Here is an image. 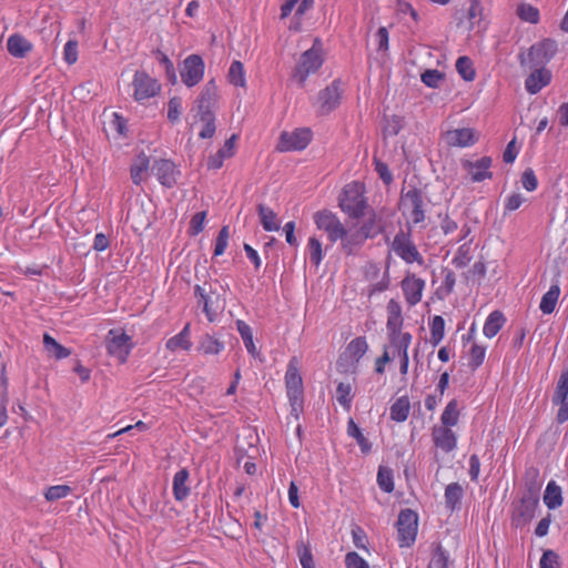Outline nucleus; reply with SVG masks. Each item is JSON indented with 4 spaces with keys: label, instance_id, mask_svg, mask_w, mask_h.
I'll list each match as a JSON object with an SVG mask.
<instances>
[{
    "label": "nucleus",
    "instance_id": "nucleus-1",
    "mask_svg": "<svg viewBox=\"0 0 568 568\" xmlns=\"http://www.w3.org/2000/svg\"><path fill=\"white\" fill-rule=\"evenodd\" d=\"M324 63V49L322 41L316 38L313 45L304 51L292 71V80L301 88L306 83L310 75L316 73Z\"/></svg>",
    "mask_w": 568,
    "mask_h": 568
},
{
    "label": "nucleus",
    "instance_id": "nucleus-2",
    "mask_svg": "<svg viewBox=\"0 0 568 568\" xmlns=\"http://www.w3.org/2000/svg\"><path fill=\"white\" fill-rule=\"evenodd\" d=\"M539 505L538 488H529L520 500L514 505L511 524L515 527L528 525L536 515Z\"/></svg>",
    "mask_w": 568,
    "mask_h": 568
},
{
    "label": "nucleus",
    "instance_id": "nucleus-3",
    "mask_svg": "<svg viewBox=\"0 0 568 568\" xmlns=\"http://www.w3.org/2000/svg\"><path fill=\"white\" fill-rule=\"evenodd\" d=\"M557 42L552 39H544L530 47L527 54H520V64L544 68L556 54Z\"/></svg>",
    "mask_w": 568,
    "mask_h": 568
},
{
    "label": "nucleus",
    "instance_id": "nucleus-4",
    "mask_svg": "<svg viewBox=\"0 0 568 568\" xmlns=\"http://www.w3.org/2000/svg\"><path fill=\"white\" fill-rule=\"evenodd\" d=\"M339 206L343 212L352 217L364 215L366 202L363 195V187L359 183L353 182L345 185L339 197Z\"/></svg>",
    "mask_w": 568,
    "mask_h": 568
},
{
    "label": "nucleus",
    "instance_id": "nucleus-5",
    "mask_svg": "<svg viewBox=\"0 0 568 568\" xmlns=\"http://www.w3.org/2000/svg\"><path fill=\"white\" fill-rule=\"evenodd\" d=\"M397 534L400 547H409L415 542L418 529V516L412 509H404L397 518Z\"/></svg>",
    "mask_w": 568,
    "mask_h": 568
},
{
    "label": "nucleus",
    "instance_id": "nucleus-6",
    "mask_svg": "<svg viewBox=\"0 0 568 568\" xmlns=\"http://www.w3.org/2000/svg\"><path fill=\"white\" fill-rule=\"evenodd\" d=\"M341 97L342 82L336 79L317 93L313 105L316 108L317 113L322 115L328 114L339 105Z\"/></svg>",
    "mask_w": 568,
    "mask_h": 568
},
{
    "label": "nucleus",
    "instance_id": "nucleus-7",
    "mask_svg": "<svg viewBox=\"0 0 568 568\" xmlns=\"http://www.w3.org/2000/svg\"><path fill=\"white\" fill-rule=\"evenodd\" d=\"M108 354L116 358L120 363H125L133 348L131 337L121 329H110L106 335Z\"/></svg>",
    "mask_w": 568,
    "mask_h": 568
},
{
    "label": "nucleus",
    "instance_id": "nucleus-8",
    "mask_svg": "<svg viewBox=\"0 0 568 568\" xmlns=\"http://www.w3.org/2000/svg\"><path fill=\"white\" fill-rule=\"evenodd\" d=\"M313 221L316 227L327 235V239L332 244L338 242V239L342 237L345 225L335 213L328 210L317 211L313 215Z\"/></svg>",
    "mask_w": 568,
    "mask_h": 568
},
{
    "label": "nucleus",
    "instance_id": "nucleus-9",
    "mask_svg": "<svg viewBox=\"0 0 568 568\" xmlns=\"http://www.w3.org/2000/svg\"><path fill=\"white\" fill-rule=\"evenodd\" d=\"M392 250L394 253L399 256L403 261L408 264L417 263L419 265L424 264V258L418 252L416 245L410 240L409 233L400 230L392 242Z\"/></svg>",
    "mask_w": 568,
    "mask_h": 568
},
{
    "label": "nucleus",
    "instance_id": "nucleus-10",
    "mask_svg": "<svg viewBox=\"0 0 568 568\" xmlns=\"http://www.w3.org/2000/svg\"><path fill=\"white\" fill-rule=\"evenodd\" d=\"M313 133L308 128H298L292 132L284 131L280 135L276 149L280 152L304 150L312 141Z\"/></svg>",
    "mask_w": 568,
    "mask_h": 568
},
{
    "label": "nucleus",
    "instance_id": "nucleus-11",
    "mask_svg": "<svg viewBox=\"0 0 568 568\" xmlns=\"http://www.w3.org/2000/svg\"><path fill=\"white\" fill-rule=\"evenodd\" d=\"M423 206L422 193L416 189L407 191L400 197V209L403 214L407 216L408 222L418 224L425 220Z\"/></svg>",
    "mask_w": 568,
    "mask_h": 568
},
{
    "label": "nucleus",
    "instance_id": "nucleus-12",
    "mask_svg": "<svg viewBox=\"0 0 568 568\" xmlns=\"http://www.w3.org/2000/svg\"><path fill=\"white\" fill-rule=\"evenodd\" d=\"M285 386L287 396L293 406L300 405L302 402V377L298 371V361L293 357L287 365L285 373Z\"/></svg>",
    "mask_w": 568,
    "mask_h": 568
},
{
    "label": "nucleus",
    "instance_id": "nucleus-13",
    "mask_svg": "<svg viewBox=\"0 0 568 568\" xmlns=\"http://www.w3.org/2000/svg\"><path fill=\"white\" fill-rule=\"evenodd\" d=\"M133 97L141 102L156 95L160 91L159 82L143 71H136L132 81Z\"/></svg>",
    "mask_w": 568,
    "mask_h": 568
},
{
    "label": "nucleus",
    "instance_id": "nucleus-14",
    "mask_svg": "<svg viewBox=\"0 0 568 568\" xmlns=\"http://www.w3.org/2000/svg\"><path fill=\"white\" fill-rule=\"evenodd\" d=\"M204 69V62L200 55H189L183 61V67L181 69L182 82L189 88L196 85L203 79Z\"/></svg>",
    "mask_w": 568,
    "mask_h": 568
},
{
    "label": "nucleus",
    "instance_id": "nucleus-15",
    "mask_svg": "<svg viewBox=\"0 0 568 568\" xmlns=\"http://www.w3.org/2000/svg\"><path fill=\"white\" fill-rule=\"evenodd\" d=\"M491 163L490 156H483L476 161L463 160L462 166L467 172L470 181L478 183L493 178V173L489 170Z\"/></svg>",
    "mask_w": 568,
    "mask_h": 568
},
{
    "label": "nucleus",
    "instance_id": "nucleus-16",
    "mask_svg": "<svg viewBox=\"0 0 568 568\" xmlns=\"http://www.w3.org/2000/svg\"><path fill=\"white\" fill-rule=\"evenodd\" d=\"M425 286L426 282L413 273H407V275L402 280L400 287L405 301L409 306H415L422 301Z\"/></svg>",
    "mask_w": 568,
    "mask_h": 568
},
{
    "label": "nucleus",
    "instance_id": "nucleus-17",
    "mask_svg": "<svg viewBox=\"0 0 568 568\" xmlns=\"http://www.w3.org/2000/svg\"><path fill=\"white\" fill-rule=\"evenodd\" d=\"M151 172L165 187H172L180 175V170L176 168L175 163L166 159L155 160L152 164Z\"/></svg>",
    "mask_w": 568,
    "mask_h": 568
},
{
    "label": "nucleus",
    "instance_id": "nucleus-18",
    "mask_svg": "<svg viewBox=\"0 0 568 568\" xmlns=\"http://www.w3.org/2000/svg\"><path fill=\"white\" fill-rule=\"evenodd\" d=\"M338 241L341 248L347 255L357 253L366 242L365 236L357 229V223L344 226L342 237Z\"/></svg>",
    "mask_w": 568,
    "mask_h": 568
},
{
    "label": "nucleus",
    "instance_id": "nucleus-19",
    "mask_svg": "<svg viewBox=\"0 0 568 568\" xmlns=\"http://www.w3.org/2000/svg\"><path fill=\"white\" fill-rule=\"evenodd\" d=\"M387 312V334L388 338L399 335H405L406 332H403L404 318L402 314V306L398 301L392 298L388 301L386 306Z\"/></svg>",
    "mask_w": 568,
    "mask_h": 568
},
{
    "label": "nucleus",
    "instance_id": "nucleus-20",
    "mask_svg": "<svg viewBox=\"0 0 568 568\" xmlns=\"http://www.w3.org/2000/svg\"><path fill=\"white\" fill-rule=\"evenodd\" d=\"M478 140L477 133L470 128L449 130L444 134V141L449 146L468 148Z\"/></svg>",
    "mask_w": 568,
    "mask_h": 568
},
{
    "label": "nucleus",
    "instance_id": "nucleus-21",
    "mask_svg": "<svg viewBox=\"0 0 568 568\" xmlns=\"http://www.w3.org/2000/svg\"><path fill=\"white\" fill-rule=\"evenodd\" d=\"M413 336L410 333H405V335L389 337L390 346L394 347L397 352V356L400 361L399 372L402 375H406L408 372V348L410 346Z\"/></svg>",
    "mask_w": 568,
    "mask_h": 568
},
{
    "label": "nucleus",
    "instance_id": "nucleus-22",
    "mask_svg": "<svg viewBox=\"0 0 568 568\" xmlns=\"http://www.w3.org/2000/svg\"><path fill=\"white\" fill-rule=\"evenodd\" d=\"M435 446L445 453H449L456 448L457 438L455 433L445 426H435L432 432Z\"/></svg>",
    "mask_w": 568,
    "mask_h": 568
},
{
    "label": "nucleus",
    "instance_id": "nucleus-23",
    "mask_svg": "<svg viewBox=\"0 0 568 568\" xmlns=\"http://www.w3.org/2000/svg\"><path fill=\"white\" fill-rule=\"evenodd\" d=\"M535 68L536 70L531 72L525 81V88L530 94L538 93L551 81V72L548 69L540 67Z\"/></svg>",
    "mask_w": 568,
    "mask_h": 568
},
{
    "label": "nucleus",
    "instance_id": "nucleus-24",
    "mask_svg": "<svg viewBox=\"0 0 568 568\" xmlns=\"http://www.w3.org/2000/svg\"><path fill=\"white\" fill-rule=\"evenodd\" d=\"M219 99V89L214 80H210L203 88L199 99L197 109L199 113L212 112L211 109L214 106Z\"/></svg>",
    "mask_w": 568,
    "mask_h": 568
},
{
    "label": "nucleus",
    "instance_id": "nucleus-25",
    "mask_svg": "<svg viewBox=\"0 0 568 568\" xmlns=\"http://www.w3.org/2000/svg\"><path fill=\"white\" fill-rule=\"evenodd\" d=\"M150 160L144 153L139 154L131 164L130 173L132 182L136 185L141 184L149 176Z\"/></svg>",
    "mask_w": 568,
    "mask_h": 568
},
{
    "label": "nucleus",
    "instance_id": "nucleus-26",
    "mask_svg": "<svg viewBox=\"0 0 568 568\" xmlns=\"http://www.w3.org/2000/svg\"><path fill=\"white\" fill-rule=\"evenodd\" d=\"M236 135H232L227 139L224 145L207 160V166L212 170H217L223 165L225 159L231 158L234 154Z\"/></svg>",
    "mask_w": 568,
    "mask_h": 568
},
{
    "label": "nucleus",
    "instance_id": "nucleus-27",
    "mask_svg": "<svg viewBox=\"0 0 568 568\" xmlns=\"http://www.w3.org/2000/svg\"><path fill=\"white\" fill-rule=\"evenodd\" d=\"M8 52L14 58H23L32 50V43L21 34H12L7 41Z\"/></svg>",
    "mask_w": 568,
    "mask_h": 568
},
{
    "label": "nucleus",
    "instance_id": "nucleus-28",
    "mask_svg": "<svg viewBox=\"0 0 568 568\" xmlns=\"http://www.w3.org/2000/svg\"><path fill=\"white\" fill-rule=\"evenodd\" d=\"M189 476L187 469L182 468L173 477V495L178 501L184 500L190 494L187 486Z\"/></svg>",
    "mask_w": 568,
    "mask_h": 568
},
{
    "label": "nucleus",
    "instance_id": "nucleus-29",
    "mask_svg": "<svg viewBox=\"0 0 568 568\" xmlns=\"http://www.w3.org/2000/svg\"><path fill=\"white\" fill-rule=\"evenodd\" d=\"M258 216L263 229L267 232L278 231L281 225L275 212L266 205L260 204Z\"/></svg>",
    "mask_w": 568,
    "mask_h": 568
},
{
    "label": "nucleus",
    "instance_id": "nucleus-30",
    "mask_svg": "<svg viewBox=\"0 0 568 568\" xmlns=\"http://www.w3.org/2000/svg\"><path fill=\"white\" fill-rule=\"evenodd\" d=\"M224 349V343L210 334L203 335L197 345V351L204 355H219Z\"/></svg>",
    "mask_w": 568,
    "mask_h": 568
},
{
    "label": "nucleus",
    "instance_id": "nucleus-31",
    "mask_svg": "<svg viewBox=\"0 0 568 568\" xmlns=\"http://www.w3.org/2000/svg\"><path fill=\"white\" fill-rule=\"evenodd\" d=\"M505 323L503 313L495 311L485 321L483 333L486 337L493 338L498 334Z\"/></svg>",
    "mask_w": 568,
    "mask_h": 568
},
{
    "label": "nucleus",
    "instance_id": "nucleus-32",
    "mask_svg": "<svg viewBox=\"0 0 568 568\" xmlns=\"http://www.w3.org/2000/svg\"><path fill=\"white\" fill-rule=\"evenodd\" d=\"M560 295V287L558 284H552L549 290L542 295L539 308L544 314H551L557 305Z\"/></svg>",
    "mask_w": 568,
    "mask_h": 568
},
{
    "label": "nucleus",
    "instance_id": "nucleus-33",
    "mask_svg": "<svg viewBox=\"0 0 568 568\" xmlns=\"http://www.w3.org/2000/svg\"><path fill=\"white\" fill-rule=\"evenodd\" d=\"M194 294L199 298V304L202 305L203 312L205 313L207 320L210 322H213L221 306L210 305V296L206 293V291L200 285H196L194 287Z\"/></svg>",
    "mask_w": 568,
    "mask_h": 568
},
{
    "label": "nucleus",
    "instance_id": "nucleus-34",
    "mask_svg": "<svg viewBox=\"0 0 568 568\" xmlns=\"http://www.w3.org/2000/svg\"><path fill=\"white\" fill-rule=\"evenodd\" d=\"M236 328L243 339L247 353L251 354L253 357H257L260 355V352L254 344L253 334L250 325L246 324L244 321L239 320L236 322Z\"/></svg>",
    "mask_w": 568,
    "mask_h": 568
},
{
    "label": "nucleus",
    "instance_id": "nucleus-35",
    "mask_svg": "<svg viewBox=\"0 0 568 568\" xmlns=\"http://www.w3.org/2000/svg\"><path fill=\"white\" fill-rule=\"evenodd\" d=\"M409 410L410 403L408 397L402 396L390 406V418L398 423L405 422L408 418Z\"/></svg>",
    "mask_w": 568,
    "mask_h": 568
},
{
    "label": "nucleus",
    "instance_id": "nucleus-36",
    "mask_svg": "<svg viewBox=\"0 0 568 568\" xmlns=\"http://www.w3.org/2000/svg\"><path fill=\"white\" fill-rule=\"evenodd\" d=\"M544 503L549 509H556L562 505L561 488L554 480L546 487Z\"/></svg>",
    "mask_w": 568,
    "mask_h": 568
},
{
    "label": "nucleus",
    "instance_id": "nucleus-37",
    "mask_svg": "<svg viewBox=\"0 0 568 568\" xmlns=\"http://www.w3.org/2000/svg\"><path fill=\"white\" fill-rule=\"evenodd\" d=\"M43 346L47 353L57 359L67 358L71 354V352L68 348L58 343L49 334H44L43 336Z\"/></svg>",
    "mask_w": 568,
    "mask_h": 568
},
{
    "label": "nucleus",
    "instance_id": "nucleus-38",
    "mask_svg": "<svg viewBox=\"0 0 568 568\" xmlns=\"http://www.w3.org/2000/svg\"><path fill=\"white\" fill-rule=\"evenodd\" d=\"M306 252L308 254L311 263L318 267L324 258V251L322 242L316 236H311L308 239Z\"/></svg>",
    "mask_w": 568,
    "mask_h": 568
},
{
    "label": "nucleus",
    "instance_id": "nucleus-39",
    "mask_svg": "<svg viewBox=\"0 0 568 568\" xmlns=\"http://www.w3.org/2000/svg\"><path fill=\"white\" fill-rule=\"evenodd\" d=\"M347 435L354 439H356L362 453L367 454L371 452L372 445L368 439L363 435L361 428L354 422L353 418H349L347 423Z\"/></svg>",
    "mask_w": 568,
    "mask_h": 568
},
{
    "label": "nucleus",
    "instance_id": "nucleus-40",
    "mask_svg": "<svg viewBox=\"0 0 568 568\" xmlns=\"http://www.w3.org/2000/svg\"><path fill=\"white\" fill-rule=\"evenodd\" d=\"M459 419V405L456 399H452L445 407L440 422L445 427H453L457 425Z\"/></svg>",
    "mask_w": 568,
    "mask_h": 568
},
{
    "label": "nucleus",
    "instance_id": "nucleus-41",
    "mask_svg": "<svg viewBox=\"0 0 568 568\" xmlns=\"http://www.w3.org/2000/svg\"><path fill=\"white\" fill-rule=\"evenodd\" d=\"M227 79L230 83L236 87L244 88L246 85L245 71L242 62L235 60L231 63L227 72Z\"/></svg>",
    "mask_w": 568,
    "mask_h": 568
},
{
    "label": "nucleus",
    "instance_id": "nucleus-42",
    "mask_svg": "<svg viewBox=\"0 0 568 568\" xmlns=\"http://www.w3.org/2000/svg\"><path fill=\"white\" fill-rule=\"evenodd\" d=\"M464 490L458 483L449 484L445 489V501L447 507L455 509L463 497Z\"/></svg>",
    "mask_w": 568,
    "mask_h": 568
},
{
    "label": "nucleus",
    "instance_id": "nucleus-43",
    "mask_svg": "<svg viewBox=\"0 0 568 568\" xmlns=\"http://www.w3.org/2000/svg\"><path fill=\"white\" fill-rule=\"evenodd\" d=\"M430 342L434 346L438 345L445 335V321L442 316L436 315L429 323Z\"/></svg>",
    "mask_w": 568,
    "mask_h": 568
},
{
    "label": "nucleus",
    "instance_id": "nucleus-44",
    "mask_svg": "<svg viewBox=\"0 0 568 568\" xmlns=\"http://www.w3.org/2000/svg\"><path fill=\"white\" fill-rule=\"evenodd\" d=\"M368 345L365 338L357 337L351 341V343L347 345L346 352L347 354L358 362L367 352Z\"/></svg>",
    "mask_w": 568,
    "mask_h": 568
},
{
    "label": "nucleus",
    "instance_id": "nucleus-45",
    "mask_svg": "<svg viewBox=\"0 0 568 568\" xmlns=\"http://www.w3.org/2000/svg\"><path fill=\"white\" fill-rule=\"evenodd\" d=\"M72 493V488L69 485H55L50 486L44 491V498L48 501H57L68 497Z\"/></svg>",
    "mask_w": 568,
    "mask_h": 568
},
{
    "label": "nucleus",
    "instance_id": "nucleus-46",
    "mask_svg": "<svg viewBox=\"0 0 568 568\" xmlns=\"http://www.w3.org/2000/svg\"><path fill=\"white\" fill-rule=\"evenodd\" d=\"M202 129L199 132L201 139H210L215 133L214 115L212 112L199 113Z\"/></svg>",
    "mask_w": 568,
    "mask_h": 568
},
{
    "label": "nucleus",
    "instance_id": "nucleus-47",
    "mask_svg": "<svg viewBox=\"0 0 568 568\" xmlns=\"http://www.w3.org/2000/svg\"><path fill=\"white\" fill-rule=\"evenodd\" d=\"M471 261V253H470V242L462 244L455 256L453 257L452 263L457 268H463L468 265V263Z\"/></svg>",
    "mask_w": 568,
    "mask_h": 568
},
{
    "label": "nucleus",
    "instance_id": "nucleus-48",
    "mask_svg": "<svg viewBox=\"0 0 568 568\" xmlns=\"http://www.w3.org/2000/svg\"><path fill=\"white\" fill-rule=\"evenodd\" d=\"M456 69L462 78L466 81H471L475 78V70L471 60L467 57H459L456 61Z\"/></svg>",
    "mask_w": 568,
    "mask_h": 568
},
{
    "label": "nucleus",
    "instance_id": "nucleus-49",
    "mask_svg": "<svg viewBox=\"0 0 568 568\" xmlns=\"http://www.w3.org/2000/svg\"><path fill=\"white\" fill-rule=\"evenodd\" d=\"M336 399L346 409L351 408L352 386L349 384L339 383L336 387Z\"/></svg>",
    "mask_w": 568,
    "mask_h": 568
},
{
    "label": "nucleus",
    "instance_id": "nucleus-50",
    "mask_svg": "<svg viewBox=\"0 0 568 568\" xmlns=\"http://www.w3.org/2000/svg\"><path fill=\"white\" fill-rule=\"evenodd\" d=\"M377 484L385 493H392L394 490L392 471L387 468L379 467L377 473Z\"/></svg>",
    "mask_w": 568,
    "mask_h": 568
},
{
    "label": "nucleus",
    "instance_id": "nucleus-51",
    "mask_svg": "<svg viewBox=\"0 0 568 568\" xmlns=\"http://www.w3.org/2000/svg\"><path fill=\"white\" fill-rule=\"evenodd\" d=\"M229 239H230L229 226H223L220 230L219 235L215 240L214 256H220L225 252V250L229 245Z\"/></svg>",
    "mask_w": 568,
    "mask_h": 568
},
{
    "label": "nucleus",
    "instance_id": "nucleus-52",
    "mask_svg": "<svg viewBox=\"0 0 568 568\" xmlns=\"http://www.w3.org/2000/svg\"><path fill=\"white\" fill-rule=\"evenodd\" d=\"M448 555L442 547H437L432 555L428 568H448Z\"/></svg>",
    "mask_w": 568,
    "mask_h": 568
},
{
    "label": "nucleus",
    "instance_id": "nucleus-53",
    "mask_svg": "<svg viewBox=\"0 0 568 568\" xmlns=\"http://www.w3.org/2000/svg\"><path fill=\"white\" fill-rule=\"evenodd\" d=\"M485 355H486V348L484 346L474 344L469 351L468 365L471 366L474 369L479 367L485 359Z\"/></svg>",
    "mask_w": 568,
    "mask_h": 568
},
{
    "label": "nucleus",
    "instance_id": "nucleus-54",
    "mask_svg": "<svg viewBox=\"0 0 568 568\" xmlns=\"http://www.w3.org/2000/svg\"><path fill=\"white\" fill-rule=\"evenodd\" d=\"M191 346V339H186L183 336H180L179 334L169 338L166 342V348L170 349L171 352H176L180 349L190 351Z\"/></svg>",
    "mask_w": 568,
    "mask_h": 568
},
{
    "label": "nucleus",
    "instance_id": "nucleus-55",
    "mask_svg": "<svg viewBox=\"0 0 568 568\" xmlns=\"http://www.w3.org/2000/svg\"><path fill=\"white\" fill-rule=\"evenodd\" d=\"M182 113V100L178 97H173L168 103V119L174 123L180 120Z\"/></svg>",
    "mask_w": 568,
    "mask_h": 568
},
{
    "label": "nucleus",
    "instance_id": "nucleus-56",
    "mask_svg": "<svg viewBox=\"0 0 568 568\" xmlns=\"http://www.w3.org/2000/svg\"><path fill=\"white\" fill-rule=\"evenodd\" d=\"M566 397H568V368L562 371L558 379L552 399L565 400Z\"/></svg>",
    "mask_w": 568,
    "mask_h": 568
},
{
    "label": "nucleus",
    "instance_id": "nucleus-57",
    "mask_svg": "<svg viewBox=\"0 0 568 568\" xmlns=\"http://www.w3.org/2000/svg\"><path fill=\"white\" fill-rule=\"evenodd\" d=\"M518 16L521 20L530 23H537L539 20V11L531 4H521L518 8Z\"/></svg>",
    "mask_w": 568,
    "mask_h": 568
},
{
    "label": "nucleus",
    "instance_id": "nucleus-58",
    "mask_svg": "<svg viewBox=\"0 0 568 568\" xmlns=\"http://www.w3.org/2000/svg\"><path fill=\"white\" fill-rule=\"evenodd\" d=\"M420 79L428 88H438L443 81V73L438 70H426L422 73Z\"/></svg>",
    "mask_w": 568,
    "mask_h": 568
},
{
    "label": "nucleus",
    "instance_id": "nucleus-59",
    "mask_svg": "<svg viewBox=\"0 0 568 568\" xmlns=\"http://www.w3.org/2000/svg\"><path fill=\"white\" fill-rule=\"evenodd\" d=\"M345 566L346 568H369L368 562L355 551L346 554Z\"/></svg>",
    "mask_w": 568,
    "mask_h": 568
},
{
    "label": "nucleus",
    "instance_id": "nucleus-60",
    "mask_svg": "<svg viewBox=\"0 0 568 568\" xmlns=\"http://www.w3.org/2000/svg\"><path fill=\"white\" fill-rule=\"evenodd\" d=\"M63 58L68 64H73L78 60V42L69 40L63 48Z\"/></svg>",
    "mask_w": 568,
    "mask_h": 568
},
{
    "label": "nucleus",
    "instance_id": "nucleus-61",
    "mask_svg": "<svg viewBox=\"0 0 568 568\" xmlns=\"http://www.w3.org/2000/svg\"><path fill=\"white\" fill-rule=\"evenodd\" d=\"M521 184L523 187L528 192H532L537 189L538 180L535 172L531 169H527L524 171L521 175Z\"/></svg>",
    "mask_w": 568,
    "mask_h": 568
},
{
    "label": "nucleus",
    "instance_id": "nucleus-62",
    "mask_svg": "<svg viewBox=\"0 0 568 568\" xmlns=\"http://www.w3.org/2000/svg\"><path fill=\"white\" fill-rule=\"evenodd\" d=\"M539 565L540 568H560L558 556L552 550L544 551Z\"/></svg>",
    "mask_w": 568,
    "mask_h": 568
},
{
    "label": "nucleus",
    "instance_id": "nucleus-63",
    "mask_svg": "<svg viewBox=\"0 0 568 568\" xmlns=\"http://www.w3.org/2000/svg\"><path fill=\"white\" fill-rule=\"evenodd\" d=\"M357 229L365 236V240L374 237L378 233V227L375 225V217L368 219L362 225L357 224Z\"/></svg>",
    "mask_w": 568,
    "mask_h": 568
},
{
    "label": "nucleus",
    "instance_id": "nucleus-64",
    "mask_svg": "<svg viewBox=\"0 0 568 568\" xmlns=\"http://www.w3.org/2000/svg\"><path fill=\"white\" fill-rule=\"evenodd\" d=\"M526 201L523 194L520 193H513L509 194L505 199V211L506 212H513L520 207V205Z\"/></svg>",
    "mask_w": 568,
    "mask_h": 568
}]
</instances>
